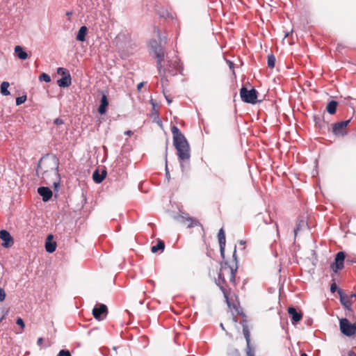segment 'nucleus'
Returning <instances> with one entry per match:
<instances>
[{
    "instance_id": "4be33fe9",
    "label": "nucleus",
    "mask_w": 356,
    "mask_h": 356,
    "mask_svg": "<svg viewBox=\"0 0 356 356\" xmlns=\"http://www.w3.org/2000/svg\"><path fill=\"white\" fill-rule=\"evenodd\" d=\"M338 105V103L337 102L334 101V100H332L330 101L327 106V111L331 114V115H333L336 113V110H337V106Z\"/></svg>"
},
{
    "instance_id": "5fc2aeb1",
    "label": "nucleus",
    "mask_w": 356,
    "mask_h": 356,
    "mask_svg": "<svg viewBox=\"0 0 356 356\" xmlns=\"http://www.w3.org/2000/svg\"><path fill=\"white\" fill-rule=\"evenodd\" d=\"M355 333L356 332V323H355Z\"/></svg>"
},
{
    "instance_id": "a19ab883",
    "label": "nucleus",
    "mask_w": 356,
    "mask_h": 356,
    "mask_svg": "<svg viewBox=\"0 0 356 356\" xmlns=\"http://www.w3.org/2000/svg\"><path fill=\"white\" fill-rule=\"evenodd\" d=\"M42 342H43V339L42 338L40 337V338L38 339L37 344L38 346H41L42 344Z\"/></svg>"
},
{
    "instance_id": "4c0bfd02",
    "label": "nucleus",
    "mask_w": 356,
    "mask_h": 356,
    "mask_svg": "<svg viewBox=\"0 0 356 356\" xmlns=\"http://www.w3.org/2000/svg\"><path fill=\"white\" fill-rule=\"evenodd\" d=\"M230 354H232V356H240L239 351L236 348H233Z\"/></svg>"
},
{
    "instance_id": "ddd939ff",
    "label": "nucleus",
    "mask_w": 356,
    "mask_h": 356,
    "mask_svg": "<svg viewBox=\"0 0 356 356\" xmlns=\"http://www.w3.org/2000/svg\"><path fill=\"white\" fill-rule=\"evenodd\" d=\"M218 242L220 245V254L222 259H225V249L226 244L225 234L222 228H221L218 234Z\"/></svg>"
},
{
    "instance_id": "f704fd0d",
    "label": "nucleus",
    "mask_w": 356,
    "mask_h": 356,
    "mask_svg": "<svg viewBox=\"0 0 356 356\" xmlns=\"http://www.w3.org/2000/svg\"><path fill=\"white\" fill-rule=\"evenodd\" d=\"M6 295L4 289L2 288H0V302L3 301L6 298Z\"/></svg>"
},
{
    "instance_id": "f03ea898",
    "label": "nucleus",
    "mask_w": 356,
    "mask_h": 356,
    "mask_svg": "<svg viewBox=\"0 0 356 356\" xmlns=\"http://www.w3.org/2000/svg\"><path fill=\"white\" fill-rule=\"evenodd\" d=\"M221 267L218 273V279L216 280V284L220 287V290L224 294L225 298L228 300V295L225 289L227 286V279L229 282L234 284L236 273L238 268L237 265L236 266H230L227 262L221 263Z\"/></svg>"
},
{
    "instance_id": "37998d69",
    "label": "nucleus",
    "mask_w": 356,
    "mask_h": 356,
    "mask_svg": "<svg viewBox=\"0 0 356 356\" xmlns=\"http://www.w3.org/2000/svg\"><path fill=\"white\" fill-rule=\"evenodd\" d=\"M124 134L125 135H128V136H131V135L133 134V132L131 130H128V131L124 132Z\"/></svg>"
},
{
    "instance_id": "393cba45",
    "label": "nucleus",
    "mask_w": 356,
    "mask_h": 356,
    "mask_svg": "<svg viewBox=\"0 0 356 356\" xmlns=\"http://www.w3.org/2000/svg\"><path fill=\"white\" fill-rule=\"evenodd\" d=\"M9 86H10V84L7 81H3V82L1 83V93L3 95L7 96V95H10V92L8 90Z\"/></svg>"
},
{
    "instance_id": "a211bd4d",
    "label": "nucleus",
    "mask_w": 356,
    "mask_h": 356,
    "mask_svg": "<svg viewBox=\"0 0 356 356\" xmlns=\"http://www.w3.org/2000/svg\"><path fill=\"white\" fill-rule=\"evenodd\" d=\"M181 222L183 223H188L187 228H192L195 226H197L200 225V222L197 220H194L191 217H185L181 216Z\"/></svg>"
},
{
    "instance_id": "09e8293b",
    "label": "nucleus",
    "mask_w": 356,
    "mask_h": 356,
    "mask_svg": "<svg viewBox=\"0 0 356 356\" xmlns=\"http://www.w3.org/2000/svg\"><path fill=\"white\" fill-rule=\"evenodd\" d=\"M165 98H166V100L168 101V104H170L171 103V100L170 99H168L167 97H165Z\"/></svg>"
},
{
    "instance_id": "39448f33",
    "label": "nucleus",
    "mask_w": 356,
    "mask_h": 356,
    "mask_svg": "<svg viewBox=\"0 0 356 356\" xmlns=\"http://www.w3.org/2000/svg\"><path fill=\"white\" fill-rule=\"evenodd\" d=\"M240 96L244 102L254 104L257 102V91L254 88L248 90L242 87L240 90Z\"/></svg>"
},
{
    "instance_id": "de8ad7c7",
    "label": "nucleus",
    "mask_w": 356,
    "mask_h": 356,
    "mask_svg": "<svg viewBox=\"0 0 356 356\" xmlns=\"http://www.w3.org/2000/svg\"><path fill=\"white\" fill-rule=\"evenodd\" d=\"M158 37H160V31L159 30L156 31ZM160 40H161V38H159Z\"/></svg>"
},
{
    "instance_id": "1a4fd4ad",
    "label": "nucleus",
    "mask_w": 356,
    "mask_h": 356,
    "mask_svg": "<svg viewBox=\"0 0 356 356\" xmlns=\"http://www.w3.org/2000/svg\"><path fill=\"white\" fill-rule=\"evenodd\" d=\"M0 239L3 241L2 246L9 248L14 245L15 241L9 232L6 229L0 230Z\"/></svg>"
},
{
    "instance_id": "6ab92c4d",
    "label": "nucleus",
    "mask_w": 356,
    "mask_h": 356,
    "mask_svg": "<svg viewBox=\"0 0 356 356\" xmlns=\"http://www.w3.org/2000/svg\"><path fill=\"white\" fill-rule=\"evenodd\" d=\"M15 52L17 55V56L19 58V59H22V60H25L28 58V54L23 49V48L19 46V45H17L15 47Z\"/></svg>"
},
{
    "instance_id": "2f4dec72",
    "label": "nucleus",
    "mask_w": 356,
    "mask_h": 356,
    "mask_svg": "<svg viewBox=\"0 0 356 356\" xmlns=\"http://www.w3.org/2000/svg\"><path fill=\"white\" fill-rule=\"evenodd\" d=\"M57 73L58 74L62 75L63 76H66V74H70L69 72L63 67H58L57 70Z\"/></svg>"
},
{
    "instance_id": "7c9ffc66",
    "label": "nucleus",
    "mask_w": 356,
    "mask_h": 356,
    "mask_svg": "<svg viewBox=\"0 0 356 356\" xmlns=\"http://www.w3.org/2000/svg\"><path fill=\"white\" fill-rule=\"evenodd\" d=\"M26 100V95H22V96H20V97H18L16 98V104L17 106H19L21 104H22L23 103H24Z\"/></svg>"
},
{
    "instance_id": "4468645a",
    "label": "nucleus",
    "mask_w": 356,
    "mask_h": 356,
    "mask_svg": "<svg viewBox=\"0 0 356 356\" xmlns=\"http://www.w3.org/2000/svg\"><path fill=\"white\" fill-rule=\"evenodd\" d=\"M38 193L42 196L44 202L49 201L52 197V191L48 187L41 186L38 188Z\"/></svg>"
},
{
    "instance_id": "603ef678",
    "label": "nucleus",
    "mask_w": 356,
    "mask_h": 356,
    "mask_svg": "<svg viewBox=\"0 0 356 356\" xmlns=\"http://www.w3.org/2000/svg\"><path fill=\"white\" fill-rule=\"evenodd\" d=\"M220 327H221V328H222V330H225V328H224V326H223V324H222V323H220Z\"/></svg>"
},
{
    "instance_id": "c756f323",
    "label": "nucleus",
    "mask_w": 356,
    "mask_h": 356,
    "mask_svg": "<svg viewBox=\"0 0 356 356\" xmlns=\"http://www.w3.org/2000/svg\"><path fill=\"white\" fill-rule=\"evenodd\" d=\"M40 81H43L44 82H47V83H49L51 81V78H50V76L46 73H42L40 76Z\"/></svg>"
},
{
    "instance_id": "c85d7f7f",
    "label": "nucleus",
    "mask_w": 356,
    "mask_h": 356,
    "mask_svg": "<svg viewBox=\"0 0 356 356\" xmlns=\"http://www.w3.org/2000/svg\"><path fill=\"white\" fill-rule=\"evenodd\" d=\"M168 145H166L165 147V175H166V177L167 179L169 180L170 179V172H169V170H168V161H167V156H168Z\"/></svg>"
},
{
    "instance_id": "473e14b6",
    "label": "nucleus",
    "mask_w": 356,
    "mask_h": 356,
    "mask_svg": "<svg viewBox=\"0 0 356 356\" xmlns=\"http://www.w3.org/2000/svg\"><path fill=\"white\" fill-rule=\"evenodd\" d=\"M57 356H72L70 352L67 350H61Z\"/></svg>"
},
{
    "instance_id": "f3484780",
    "label": "nucleus",
    "mask_w": 356,
    "mask_h": 356,
    "mask_svg": "<svg viewBox=\"0 0 356 356\" xmlns=\"http://www.w3.org/2000/svg\"><path fill=\"white\" fill-rule=\"evenodd\" d=\"M108 101L107 97L105 94H103L102 95L100 105L98 108V112L102 115L104 114L106 111V107L108 106Z\"/></svg>"
},
{
    "instance_id": "f8f14e48",
    "label": "nucleus",
    "mask_w": 356,
    "mask_h": 356,
    "mask_svg": "<svg viewBox=\"0 0 356 356\" xmlns=\"http://www.w3.org/2000/svg\"><path fill=\"white\" fill-rule=\"evenodd\" d=\"M288 313L291 316V321L293 325H296L302 318V314L301 312H298L293 307H289L288 308Z\"/></svg>"
},
{
    "instance_id": "9d476101",
    "label": "nucleus",
    "mask_w": 356,
    "mask_h": 356,
    "mask_svg": "<svg viewBox=\"0 0 356 356\" xmlns=\"http://www.w3.org/2000/svg\"><path fill=\"white\" fill-rule=\"evenodd\" d=\"M107 313V307L104 304L95 307L92 309L93 316L98 321L103 320L106 316Z\"/></svg>"
},
{
    "instance_id": "13d9d810",
    "label": "nucleus",
    "mask_w": 356,
    "mask_h": 356,
    "mask_svg": "<svg viewBox=\"0 0 356 356\" xmlns=\"http://www.w3.org/2000/svg\"><path fill=\"white\" fill-rule=\"evenodd\" d=\"M351 261V262H355V263L356 259H355V260H352V261Z\"/></svg>"
},
{
    "instance_id": "dca6fc26",
    "label": "nucleus",
    "mask_w": 356,
    "mask_h": 356,
    "mask_svg": "<svg viewBox=\"0 0 356 356\" xmlns=\"http://www.w3.org/2000/svg\"><path fill=\"white\" fill-rule=\"evenodd\" d=\"M53 238L52 235H49L47 238V241L45 243V249L46 251L52 253L56 250V243L54 241H51Z\"/></svg>"
},
{
    "instance_id": "bb28decb",
    "label": "nucleus",
    "mask_w": 356,
    "mask_h": 356,
    "mask_svg": "<svg viewBox=\"0 0 356 356\" xmlns=\"http://www.w3.org/2000/svg\"><path fill=\"white\" fill-rule=\"evenodd\" d=\"M267 63H268V67L270 68H273L275 67V57L274 56V55L270 54V55L268 56Z\"/></svg>"
},
{
    "instance_id": "79ce46f5",
    "label": "nucleus",
    "mask_w": 356,
    "mask_h": 356,
    "mask_svg": "<svg viewBox=\"0 0 356 356\" xmlns=\"http://www.w3.org/2000/svg\"><path fill=\"white\" fill-rule=\"evenodd\" d=\"M144 82L139 83L137 86L138 90H140L142 87L143 86Z\"/></svg>"
},
{
    "instance_id": "20e7f679",
    "label": "nucleus",
    "mask_w": 356,
    "mask_h": 356,
    "mask_svg": "<svg viewBox=\"0 0 356 356\" xmlns=\"http://www.w3.org/2000/svg\"><path fill=\"white\" fill-rule=\"evenodd\" d=\"M150 46L156 58L159 72L162 74V62L165 57L164 50L161 44L158 43L156 40H152L150 42Z\"/></svg>"
},
{
    "instance_id": "a878e982",
    "label": "nucleus",
    "mask_w": 356,
    "mask_h": 356,
    "mask_svg": "<svg viewBox=\"0 0 356 356\" xmlns=\"http://www.w3.org/2000/svg\"><path fill=\"white\" fill-rule=\"evenodd\" d=\"M243 332L244 337L246 340L247 345L248 346H249V345H250V333L246 325H243Z\"/></svg>"
},
{
    "instance_id": "c03bdc74",
    "label": "nucleus",
    "mask_w": 356,
    "mask_h": 356,
    "mask_svg": "<svg viewBox=\"0 0 356 356\" xmlns=\"http://www.w3.org/2000/svg\"><path fill=\"white\" fill-rule=\"evenodd\" d=\"M349 296L350 297V300H352V298H356L355 293H351Z\"/></svg>"
},
{
    "instance_id": "423d86ee",
    "label": "nucleus",
    "mask_w": 356,
    "mask_h": 356,
    "mask_svg": "<svg viewBox=\"0 0 356 356\" xmlns=\"http://www.w3.org/2000/svg\"><path fill=\"white\" fill-rule=\"evenodd\" d=\"M346 258L345 252L341 251L337 253L334 258V261L331 264V269L334 273L341 270L344 267V260Z\"/></svg>"
},
{
    "instance_id": "ea45409f",
    "label": "nucleus",
    "mask_w": 356,
    "mask_h": 356,
    "mask_svg": "<svg viewBox=\"0 0 356 356\" xmlns=\"http://www.w3.org/2000/svg\"><path fill=\"white\" fill-rule=\"evenodd\" d=\"M233 259L236 261V246L235 245L234 252H233Z\"/></svg>"
},
{
    "instance_id": "6e6552de",
    "label": "nucleus",
    "mask_w": 356,
    "mask_h": 356,
    "mask_svg": "<svg viewBox=\"0 0 356 356\" xmlns=\"http://www.w3.org/2000/svg\"><path fill=\"white\" fill-rule=\"evenodd\" d=\"M350 122V119L338 122L333 124L332 132L336 136H345L347 134L346 127Z\"/></svg>"
},
{
    "instance_id": "bf43d9fd",
    "label": "nucleus",
    "mask_w": 356,
    "mask_h": 356,
    "mask_svg": "<svg viewBox=\"0 0 356 356\" xmlns=\"http://www.w3.org/2000/svg\"><path fill=\"white\" fill-rule=\"evenodd\" d=\"M355 263H356V261H355Z\"/></svg>"
},
{
    "instance_id": "a18cd8bd",
    "label": "nucleus",
    "mask_w": 356,
    "mask_h": 356,
    "mask_svg": "<svg viewBox=\"0 0 356 356\" xmlns=\"http://www.w3.org/2000/svg\"><path fill=\"white\" fill-rule=\"evenodd\" d=\"M349 356H356V354L354 353L353 352H350L349 353Z\"/></svg>"
},
{
    "instance_id": "864d4df0",
    "label": "nucleus",
    "mask_w": 356,
    "mask_h": 356,
    "mask_svg": "<svg viewBox=\"0 0 356 356\" xmlns=\"http://www.w3.org/2000/svg\"><path fill=\"white\" fill-rule=\"evenodd\" d=\"M48 173V171H45L43 174V177Z\"/></svg>"
},
{
    "instance_id": "412c9836",
    "label": "nucleus",
    "mask_w": 356,
    "mask_h": 356,
    "mask_svg": "<svg viewBox=\"0 0 356 356\" xmlns=\"http://www.w3.org/2000/svg\"><path fill=\"white\" fill-rule=\"evenodd\" d=\"M106 172L105 170L103 171L102 174H99L98 170H97L93 172L92 179L95 181V182L99 184L104 180V177H106Z\"/></svg>"
},
{
    "instance_id": "e433bc0d",
    "label": "nucleus",
    "mask_w": 356,
    "mask_h": 356,
    "mask_svg": "<svg viewBox=\"0 0 356 356\" xmlns=\"http://www.w3.org/2000/svg\"><path fill=\"white\" fill-rule=\"evenodd\" d=\"M338 289H338V287H337V286L336 283L334 282L331 284V286H330V291H331V292H332V293H334L336 291H338Z\"/></svg>"
},
{
    "instance_id": "c9c22d12",
    "label": "nucleus",
    "mask_w": 356,
    "mask_h": 356,
    "mask_svg": "<svg viewBox=\"0 0 356 356\" xmlns=\"http://www.w3.org/2000/svg\"><path fill=\"white\" fill-rule=\"evenodd\" d=\"M16 323L19 325L21 327L22 329H24V327H25V324L24 323V321L22 318H18L17 319V321H16Z\"/></svg>"
},
{
    "instance_id": "58836bf2",
    "label": "nucleus",
    "mask_w": 356,
    "mask_h": 356,
    "mask_svg": "<svg viewBox=\"0 0 356 356\" xmlns=\"http://www.w3.org/2000/svg\"><path fill=\"white\" fill-rule=\"evenodd\" d=\"M54 123L56 125H60V124H63V120L60 118H56L54 120Z\"/></svg>"
},
{
    "instance_id": "f257e3e1",
    "label": "nucleus",
    "mask_w": 356,
    "mask_h": 356,
    "mask_svg": "<svg viewBox=\"0 0 356 356\" xmlns=\"http://www.w3.org/2000/svg\"><path fill=\"white\" fill-rule=\"evenodd\" d=\"M171 131L173 135V145L177 151L179 160L181 162L189 160L190 147L186 138L176 126H173Z\"/></svg>"
},
{
    "instance_id": "49530a36",
    "label": "nucleus",
    "mask_w": 356,
    "mask_h": 356,
    "mask_svg": "<svg viewBox=\"0 0 356 356\" xmlns=\"http://www.w3.org/2000/svg\"><path fill=\"white\" fill-rule=\"evenodd\" d=\"M349 356H356V354L354 353L353 352H350L349 353Z\"/></svg>"
},
{
    "instance_id": "2eb2a0df",
    "label": "nucleus",
    "mask_w": 356,
    "mask_h": 356,
    "mask_svg": "<svg viewBox=\"0 0 356 356\" xmlns=\"http://www.w3.org/2000/svg\"><path fill=\"white\" fill-rule=\"evenodd\" d=\"M58 85L61 88H66L70 86L72 84V78L70 74H66V76H63L61 79L57 81Z\"/></svg>"
},
{
    "instance_id": "72a5a7b5",
    "label": "nucleus",
    "mask_w": 356,
    "mask_h": 356,
    "mask_svg": "<svg viewBox=\"0 0 356 356\" xmlns=\"http://www.w3.org/2000/svg\"><path fill=\"white\" fill-rule=\"evenodd\" d=\"M246 354H247V356H254V349H252L250 347V345H249V346H247Z\"/></svg>"
},
{
    "instance_id": "8fccbe9b",
    "label": "nucleus",
    "mask_w": 356,
    "mask_h": 356,
    "mask_svg": "<svg viewBox=\"0 0 356 356\" xmlns=\"http://www.w3.org/2000/svg\"><path fill=\"white\" fill-rule=\"evenodd\" d=\"M245 243V242L244 241H243V240L240 241V244L241 245H243Z\"/></svg>"
},
{
    "instance_id": "b1692460",
    "label": "nucleus",
    "mask_w": 356,
    "mask_h": 356,
    "mask_svg": "<svg viewBox=\"0 0 356 356\" xmlns=\"http://www.w3.org/2000/svg\"><path fill=\"white\" fill-rule=\"evenodd\" d=\"M165 248V243L163 241L159 240L157 244L153 245L151 250L153 253L157 252L159 250H163Z\"/></svg>"
},
{
    "instance_id": "9b49d317",
    "label": "nucleus",
    "mask_w": 356,
    "mask_h": 356,
    "mask_svg": "<svg viewBox=\"0 0 356 356\" xmlns=\"http://www.w3.org/2000/svg\"><path fill=\"white\" fill-rule=\"evenodd\" d=\"M338 294L339 295L340 302L342 305L347 309L351 310L353 300H350L349 295L345 293L342 289H338Z\"/></svg>"
},
{
    "instance_id": "aec40b11",
    "label": "nucleus",
    "mask_w": 356,
    "mask_h": 356,
    "mask_svg": "<svg viewBox=\"0 0 356 356\" xmlns=\"http://www.w3.org/2000/svg\"><path fill=\"white\" fill-rule=\"evenodd\" d=\"M87 31H88V29L86 26H82L79 31H78V34L76 35V39L78 40V41H81V42H83L85 41L86 40V33H87Z\"/></svg>"
},
{
    "instance_id": "0eeeda50",
    "label": "nucleus",
    "mask_w": 356,
    "mask_h": 356,
    "mask_svg": "<svg viewBox=\"0 0 356 356\" xmlns=\"http://www.w3.org/2000/svg\"><path fill=\"white\" fill-rule=\"evenodd\" d=\"M339 326L341 332L344 335L350 337L355 334V323H350L347 318L341 319Z\"/></svg>"
},
{
    "instance_id": "7ed1b4c3",
    "label": "nucleus",
    "mask_w": 356,
    "mask_h": 356,
    "mask_svg": "<svg viewBox=\"0 0 356 356\" xmlns=\"http://www.w3.org/2000/svg\"><path fill=\"white\" fill-rule=\"evenodd\" d=\"M181 70L182 67L179 58L177 56L171 58L168 56L166 65H162V74H159L161 77V82L164 80H167V75L175 76L178 73H181Z\"/></svg>"
},
{
    "instance_id": "5701e85b",
    "label": "nucleus",
    "mask_w": 356,
    "mask_h": 356,
    "mask_svg": "<svg viewBox=\"0 0 356 356\" xmlns=\"http://www.w3.org/2000/svg\"><path fill=\"white\" fill-rule=\"evenodd\" d=\"M52 171L58 179L57 181L53 183L54 190L58 191L60 187V175L58 173V165H57V166L54 169H52Z\"/></svg>"
},
{
    "instance_id": "4d7b16f0",
    "label": "nucleus",
    "mask_w": 356,
    "mask_h": 356,
    "mask_svg": "<svg viewBox=\"0 0 356 356\" xmlns=\"http://www.w3.org/2000/svg\"><path fill=\"white\" fill-rule=\"evenodd\" d=\"M67 15H71V13L67 12Z\"/></svg>"
},
{
    "instance_id": "cd10ccee",
    "label": "nucleus",
    "mask_w": 356,
    "mask_h": 356,
    "mask_svg": "<svg viewBox=\"0 0 356 356\" xmlns=\"http://www.w3.org/2000/svg\"><path fill=\"white\" fill-rule=\"evenodd\" d=\"M305 222L304 220H300L297 225H296V228L294 229V234H295V236H297V234H298V232L300 229V228L302 227H303L305 225Z\"/></svg>"
},
{
    "instance_id": "3c124183",
    "label": "nucleus",
    "mask_w": 356,
    "mask_h": 356,
    "mask_svg": "<svg viewBox=\"0 0 356 356\" xmlns=\"http://www.w3.org/2000/svg\"><path fill=\"white\" fill-rule=\"evenodd\" d=\"M300 356H308L305 353H302Z\"/></svg>"
},
{
    "instance_id": "6e6d98bb",
    "label": "nucleus",
    "mask_w": 356,
    "mask_h": 356,
    "mask_svg": "<svg viewBox=\"0 0 356 356\" xmlns=\"http://www.w3.org/2000/svg\"><path fill=\"white\" fill-rule=\"evenodd\" d=\"M2 319H3V316L0 317V323L1 322Z\"/></svg>"
}]
</instances>
